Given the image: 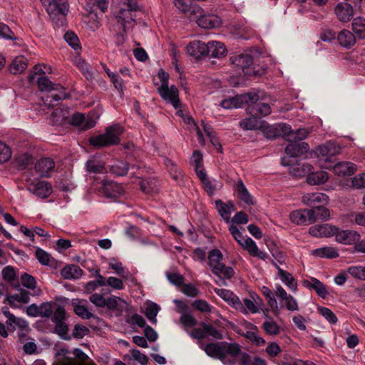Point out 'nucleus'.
Returning <instances> with one entry per match:
<instances>
[{
  "label": "nucleus",
  "mask_w": 365,
  "mask_h": 365,
  "mask_svg": "<svg viewBox=\"0 0 365 365\" xmlns=\"http://www.w3.org/2000/svg\"><path fill=\"white\" fill-rule=\"evenodd\" d=\"M201 348L210 357L220 360L225 365H235V356L240 351L237 344L210 343Z\"/></svg>",
  "instance_id": "nucleus-1"
},
{
  "label": "nucleus",
  "mask_w": 365,
  "mask_h": 365,
  "mask_svg": "<svg viewBox=\"0 0 365 365\" xmlns=\"http://www.w3.org/2000/svg\"><path fill=\"white\" fill-rule=\"evenodd\" d=\"M123 128L113 125L106 128L104 134L96 135L89 138L91 145L96 147H104L117 145L120 143V135L123 133Z\"/></svg>",
  "instance_id": "nucleus-2"
},
{
  "label": "nucleus",
  "mask_w": 365,
  "mask_h": 365,
  "mask_svg": "<svg viewBox=\"0 0 365 365\" xmlns=\"http://www.w3.org/2000/svg\"><path fill=\"white\" fill-rule=\"evenodd\" d=\"M222 258L223 255L220 250H212L208 255V264L213 274L222 275L227 279H230L235 274L234 269L222 263Z\"/></svg>",
  "instance_id": "nucleus-3"
},
{
  "label": "nucleus",
  "mask_w": 365,
  "mask_h": 365,
  "mask_svg": "<svg viewBox=\"0 0 365 365\" xmlns=\"http://www.w3.org/2000/svg\"><path fill=\"white\" fill-rule=\"evenodd\" d=\"M138 9V5L135 0H125L121 4L120 9L115 12V17L124 31L128 29V26L134 21L133 12Z\"/></svg>",
  "instance_id": "nucleus-4"
},
{
  "label": "nucleus",
  "mask_w": 365,
  "mask_h": 365,
  "mask_svg": "<svg viewBox=\"0 0 365 365\" xmlns=\"http://www.w3.org/2000/svg\"><path fill=\"white\" fill-rule=\"evenodd\" d=\"M193 17L197 24L206 29H215L221 26L222 19L215 14H205L200 6H195L192 10Z\"/></svg>",
  "instance_id": "nucleus-5"
},
{
  "label": "nucleus",
  "mask_w": 365,
  "mask_h": 365,
  "mask_svg": "<svg viewBox=\"0 0 365 365\" xmlns=\"http://www.w3.org/2000/svg\"><path fill=\"white\" fill-rule=\"evenodd\" d=\"M262 301L259 295L250 292L248 297L244 298L242 301L239 299L236 310L244 314H256L262 309Z\"/></svg>",
  "instance_id": "nucleus-6"
},
{
  "label": "nucleus",
  "mask_w": 365,
  "mask_h": 365,
  "mask_svg": "<svg viewBox=\"0 0 365 365\" xmlns=\"http://www.w3.org/2000/svg\"><path fill=\"white\" fill-rule=\"evenodd\" d=\"M40 1L51 19H56L58 16H65L68 12L69 6L68 0Z\"/></svg>",
  "instance_id": "nucleus-7"
},
{
  "label": "nucleus",
  "mask_w": 365,
  "mask_h": 365,
  "mask_svg": "<svg viewBox=\"0 0 365 365\" xmlns=\"http://www.w3.org/2000/svg\"><path fill=\"white\" fill-rule=\"evenodd\" d=\"M259 99L256 93H248L237 95L221 101L220 106L225 109H234L241 107L243 104L254 103Z\"/></svg>",
  "instance_id": "nucleus-8"
},
{
  "label": "nucleus",
  "mask_w": 365,
  "mask_h": 365,
  "mask_svg": "<svg viewBox=\"0 0 365 365\" xmlns=\"http://www.w3.org/2000/svg\"><path fill=\"white\" fill-rule=\"evenodd\" d=\"M38 86L42 91H58L57 93H52L50 96L55 101L66 99L68 97L63 87L58 84L53 85L51 81L46 76H43L38 79Z\"/></svg>",
  "instance_id": "nucleus-9"
},
{
  "label": "nucleus",
  "mask_w": 365,
  "mask_h": 365,
  "mask_svg": "<svg viewBox=\"0 0 365 365\" xmlns=\"http://www.w3.org/2000/svg\"><path fill=\"white\" fill-rule=\"evenodd\" d=\"M26 187L30 192L41 198H46L52 193V187L46 181L30 179L27 180Z\"/></svg>",
  "instance_id": "nucleus-10"
},
{
  "label": "nucleus",
  "mask_w": 365,
  "mask_h": 365,
  "mask_svg": "<svg viewBox=\"0 0 365 365\" xmlns=\"http://www.w3.org/2000/svg\"><path fill=\"white\" fill-rule=\"evenodd\" d=\"M158 91L160 97L165 101L170 103L175 109L180 107L179 91L175 86H160Z\"/></svg>",
  "instance_id": "nucleus-11"
},
{
  "label": "nucleus",
  "mask_w": 365,
  "mask_h": 365,
  "mask_svg": "<svg viewBox=\"0 0 365 365\" xmlns=\"http://www.w3.org/2000/svg\"><path fill=\"white\" fill-rule=\"evenodd\" d=\"M315 210L304 209L294 210L289 215L290 220L296 225L312 223L317 220Z\"/></svg>",
  "instance_id": "nucleus-12"
},
{
  "label": "nucleus",
  "mask_w": 365,
  "mask_h": 365,
  "mask_svg": "<svg viewBox=\"0 0 365 365\" xmlns=\"http://www.w3.org/2000/svg\"><path fill=\"white\" fill-rule=\"evenodd\" d=\"M230 61L232 64L241 68L245 75L255 74L250 68L252 65V58L250 55L245 53L234 55L230 57Z\"/></svg>",
  "instance_id": "nucleus-13"
},
{
  "label": "nucleus",
  "mask_w": 365,
  "mask_h": 365,
  "mask_svg": "<svg viewBox=\"0 0 365 365\" xmlns=\"http://www.w3.org/2000/svg\"><path fill=\"white\" fill-rule=\"evenodd\" d=\"M335 240L344 245H352L360 240V235L354 230H341L337 227V230L334 232Z\"/></svg>",
  "instance_id": "nucleus-14"
},
{
  "label": "nucleus",
  "mask_w": 365,
  "mask_h": 365,
  "mask_svg": "<svg viewBox=\"0 0 365 365\" xmlns=\"http://www.w3.org/2000/svg\"><path fill=\"white\" fill-rule=\"evenodd\" d=\"M302 168L304 173H309L307 178V182L311 185L323 184L328 180V174L324 171L309 173L312 170V167L309 164H303Z\"/></svg>",
  "instance_id": "nucleus-15"
},
{
  "label": "nucleus",
  "mask_w": 365,
  "mask_h": 365,
  "mask_svg": "<svg viewBox=\"0 0 365 365\" xmlns=\"http://www.w3.org/2000/svg\"><path fill=\"white\" fill-rule=\"evenodd\" d=\"M96 119L93 114L85 115L81 113H76L72 115L71 123L81 129L87 130L96 125Z\"/></svg>",
  "instance_id": "nucleus-16"
},
{
  "label": "nucleus",
  "mask_w": 365,
  "mask_h": 365,
  "mask_svg": "<svg viewBox=\"0 0 365 365\" xmlns=\"http://www.w3.org/2000/svg\"><path fill=\"white\" fill-rule=\"evenodd\" d=\"M187 53L196 59H200L203 56H207L208 43L194 40L191 41L186 48Z\"/></svg>",
  "instance_id": "nucleus-17"
},
{
  "label": "nucleus",
  "mask_w": 365,
  "mask_h": 365,
  "mask_svg": "<svg viewBox=\"0 0 365 365\" xmlns=\"http://www.w3.org/2000/svg\"><path fill=\"white\" fill-rule=\"evenodd\" d=\"M341 147L334 142H328L326 144L319 146L317 148V153L319 158L327 161L329 157L338 155L340 153Z\"/></svg>",
  "instance_id": "nucleus-18"
},
{
  "label": "nucleus",
  "mask_w": 365,
  "mask_h": 365,
  "mask_svg": "<svg viewBox=\"0 0 365 365\" xmlns=\"http://www.w3.org/2000/svg\"><path fill=\"white\" fill-rule=\"evenodd\" d=\"M102 191L103 194L110 198H116L124 192L123 186L113 181L103 180L102 182Z\"/></svg>",
  "instance_id": "nucleus-19"
},
{
  "label": "nucleus",
  "mask_w": 365,
  "mask_h": 365,
  "mask_svg": "<svg viewBox=\"0 0 365 365\" xmlns=\"http://www.w3.org/2000/svg\"><path fill=\"white\" fill-rule=\"evenodd\" d=\"M274 294L282 301H284L286 308L288 310L294 312L299 309L297 300L292 296L288 294L281 285L276 286Z\"/></svg>",
  "instance_id": "nucleus-20"
},
{
  "label": "nucleus",
  "mask_w": 365,
  "mask_h": 365,
  "mask_svg": "<svg viewBox=\"0 0 365 365\" xmlns=\"http://www.w3.org/2000/svg\"><path fill=\"white\" fill-rule=\"evenodd\" d=\"M337 227L329 224L315 225L309 228V233L316 237H329L334 236Z\"/></svg>",
  "instance_id": "nucleus-21"
},
{
  "label": "nucleus",
  "mask_w": 365,
  "mask_h": 365,
  "mask_svg": "<svg viewBox=\"0 0 365 365\" xmlns=\"http://www.w3.org/2000/svg\"><path fill=\"white\" fill-rule=\"evenodd\" d=\"M329 197L322 192L307 193L302 196V202L307 206H315L317 204H327Z\"/></svg>",
  "instance_id": "nucleus-22"
},
{
  "label": "nucleus",
  "mask_w": 365,
  "mask_h": 365,
  "mask_svg": "<svg viewBox=\"0 0 365 365\" xmlns=\"http://www.w3.org/2000/svg\"><path fill=\"white\" fill-rule=\"evenodd\" d=\"M215 293L228 305L236 309L240 298L232 291L225 289L214 288Z\"/></svg>",
  "instance_id": "nucleus-23"
},
{
  "label": "nucleus",
  "mask_w": 365,
  "mask_h": 365,
  "mask_svg": "<svg viewBox=\"0 0 365 365\" xmlns=\"http://www.w3.org/2000/svg\"><path fill=\"white\" fill-rule=\"evenodd\" d=\"M86 168L90 173L104 174L107 173L104 162L98 157H92L87 160Z\"/></svg>",
  "instance_id": "nucleus-24"
},
{
  "label": "nucleus",
  "mask_w": 365,
  "mask_h": 365,
  "mask_svg": "<svg viewBox=\"0 0 365 365\" xmlns=\"http://www.w3.org/2000/svg\"><path fill=\"white\" fill-rule=\"evenodd\" d=\"M55 163L49 158L40 159L35 165L36 171L41 177H48L51 171L54 168Z\"/></svg>",
  "instance_id": "nucleus-25"
},
{
  "label": "nucleus",
  "mask_w": 365,
  "mask_h": 365,
  "mask_svg": "<svg viewBox=\"0 0 365 365\" xmlns=\"http://www.w3.org/2000/svg\"><path fill=\"white\" fill-rule=\"evenodd\" d=\"M277 269V276L291 291L295 292L297 289V282L291 273L282 269L275 264Z\"/></svg>",
  "instance_id": "nucleus-26"
},
{
  "label": "nucleus",
  "mask_w": 365,
  "mask_h": 365,
  "mask_svg": "<svg viewBox=\"0 0 365 365\" xmlns=\"http://www.w3.org/2000/svg\"><path fill=\"white\" fill-rule=\"evenodd\" d=\"M333 170L336 175L346 177L354 174L356 170V166L351 162H341L336 164Z\"/></svg>",
  "instance_id": "nucleus-27"
},
{
  "label": "nucleus",
  "mask_w": 365,
  "mask_h": 365,
  "mask_svg": "<svg viewBox=\"0 0 365 365\" xmlns=\"http://www.w3.org/2000/svg\"><path fill=\"white\" fill-rule=\"evenodd\" d=\"M309 149V146L307 143L292 142L286 147L285 152L290 157H296L307 153Z\"/></svg>",
  "instance_id": "nucleus-28"
},
{
  "label": "nucleus",
  "mask_w": 365,
  "mask_h": 365,
  "mask_svg": "<svg viewBox=\"0 0 365 365\" xmlns=\"http://www.w3.org/2000/svg\"><path fill=\"white\" fill-rule=\"evenodd\" d=\"M207 56L212 58H221L227 55V51L222 42L212 41L208 42Z\"/></svg>",
  "instance_id": "nucleus-29"
},
{
  "label": "nucleus",
  "mask_w": 365,
  "mask_h": 365,
  "mask_svg": "<svg viewBox=\"0 0 365 365\" xmlns=\"http://www.w3.org/2000/svg\"><path fill=\"white\" fill-rule=\"evenodd\" d=\"M249 103L247 112L250 115H256L257 116H266L271 113L272 110L269 104L264 103Z\"/></svg>",
  "instance_id": "nucleus-30"
},
{
  "label": "nucleus",
  "mask_w": 365,
  "mask_h": 365,
  "mask_svg": "<svg viewBox=\"0 0 365 365\" xmlns=\"http://www.w3.org/2000/svg\"><path fill=\"white\" fill-rule=\"evenodd\" d=\"M338 19L343 22L349 21L353 16V8L349 4H339L335 8Z\"/></svg>",
  "instance_id": "nucleus-31"
},
{
  "label": "nucleus",
  "mask_w": 365,
  "mask_h": 365,
  "mask_svg": "<svg viewBox=\"0 0 365 365\" xmlns=\"http://www.w3.org/2000/svg\"><path fill=\"white\" fill-rule=\"evenodd\" d=\"M61 274L66 279H77L83 275V270L78 265L70 264L62 269Z\"/></svg>",
  "instance_id": "nucleus-32"
},
{
  "label": "nucleus",
  "mask_w": 365,
  "mask_h": 365,
  "mask_svg": "<svg viewBox=\"0 0 365 365\" xmlns=\"http://www.w3.org/2000/svg\"><path fill=\"white\" fill-rule=\"evenodd\" d=\"M75 313L83 319H90L92 313L87 309V302L86 300L74 299L72 302Z\"/></svg>",
  "instance_id": "nucleus-33"
},
{
  "label": "nucleus",
  "mask_w": 365,
  "mask_h": 365,
  "mask_svg": "<svg viewBox=\"0 0 365 365\" xmlns=\"http://www.w3.org/2000/svg\"><path fill=\"white\" fill-rule=\"evenodd\" d=\"M217 209L220 216L226 221L229 222L232 212L235 210V205L231 202L225 203L222 200L215 202Z\"/></svg>",
  "instance_id": "nucleus-34"
},
{
  "label": "nucleus",
  "mask_w": 365,
  "mask_h": 365,
  "mask_svg": "<svg viewBox=\"0 0 365 365\" xmlns=\"http://www.w3.org/2000/svg\"><path fill=\"white\" fill-rule=\"evenodd\" d=\"M262 328L267 334L276 336L280 333V326L270 317L265 315V320L262 324Z\"/></svg>",
  "instance_id": "nucleus-35"
},
{
  "label": "nucleus",
  "mask_w": 365,
  "mask_h": 365,
  "mask_svg": "<svg viewBox=\"0 0 365 365\" xmlns=\"http://www.w3.org/2000/svg\"><path fill=\"white\" fill-rule=\"evenodd\" d=\"M338 41L341 46L349 48L356 43L354 35L349 30H342L338 34Z\"/></svg>",
  "instance_id": "nucleus-36"
},
{
  "label": "nucleus",
  "mask_w": 365,
  "mask_h": 365,
  "mask_svg": "<svg viewBox=\"0 0 365 365\" xmlns=\"http://www.w3.org/2000/svg\"><path fill=\"white\" fill-rule=\"evenodd\" d=\"M69 117L68 109L66 107H60L54 109L51 115L53 124L60 125L64 123Z\"/></svg>",
  "instance_id": "nucleus-37"
},
{
  "label": "nucleus",
  "mask_w": 365,
  "mask_h": 365,
  "mask_svg": "<svg viewBox=\"0 0 365 365\" xmlns=\"http://www.w3.org/2000/svg\"><path fill=\"white\" fill-rule=\"evenodd\" d=\"M174 4L180 12L186 14L190 19L193 17L192 14L193 7L198 6L197 4H192V0H175Z\"/></svg>",
  "instance_id": "nucleus-38"
},
{
  "label": "nucleus",
  "mask_w": 365,
  "mask_h": 365,
  "mask_svg": "<svg viewBox=\"0 0 365 365\" xmlns=\"http://www.w3.org/2000/svg\"><path fill=\"white\" fill-rule=\"evenodd\" d=\"M30 300L28 292L24 291L19 293L8 296L6 301L11 307H17L19 303L27 304Z\"/></svg>",
  "instance_id": "nucleus-39"
},
{
  "label": "nucleus",
  "mask_w": 365,
  "mask_h": 365,
  "mask_svg": "<svg viewBox=\"0 0 365 365\" xmlns=\"http://www.w3.org/2000/svg\"><path fill=\"white\" fill-rule=\"evenodd\" d=\"M251 115V117L240 121V127L245 130H259L264 120L258 118L256 115Z\"/></svg>",
  "instance_id": "nucleus-40"
},
{
  "label": "nucleus",
  "mask_w": 365,
  "mask_h": 365,
  "mask_svg": "<svg viewBox=\"0 0 365 365\" xmlns=\"http://www.w3.org/2000/svg\"><path fill=\"white\" fill-rule=\"evenodd\" d=\"M236 190L237 192L238 197L246 204L247 205H253L254 200L252 196L248 192L243 182L240 180H238L236 185Z\"/></svg>",
  "instance_id": "nucleus-41"
},
{
  "label": "nucleus",
  "mask_w": 365,
  "mask_h": 365,
  "mask_svg": "<svg viewBox=\"0 0 365 365\" xmlns=\"http://www.w3.org/2000/svg\"><path fill=\"white\" fill-rule=\"evenodd\" d=\"M197 176L201 180L204 189L210 194L213 195L219 182L216 180H210L207 178L206 173L204 171H199Z\"/></svg>",
  "instance_id": "nucleus-42"
},
{
  "label": "nucleus",
  "mask_w": 365,
  "mask_h": 365,
  "mask_svg": "<svg viewBox=\"0 0 365 365\" xmlns=\"http://www.w3.org/2000/svg\"><path fill=\"white\" fill-rule=\"evenodd\" d=\"M69 351L65 347H60L56 349L55 357L56 359V365H67L68 361H71L75 365H80L71 357L68 356Z\"/></svg>",
  "instance_id": "nucleus-43"
},
{
  "label": "nucleus",
  "mask_w": 365,
  "mask_h": 365,
  "mask_svg": "<svg viewBox=\"0 0 365 365\" xmlns=\"http://www.w3.org/2000/svg\"><path fill=\"white\" fill-rule=\"evenodd\" d=\"M312 255L319 257L333 259L339 257L337 250L332 247H324L312 250Z\"/></svg>",
  "instance_id": "nucleus-44"
},
{
  "label": "nucleus",
  "mask_w": 365,
  "mask_h": 365,
  "mask_svg": "<svg viewBox=\"0 0 365 365\" xmlns=\"http://www.w3.org/2000/svg\"><path fill=\"white\" fill-rule=\"evenodd\" d=\"M27 67V60L24 56L16 57L10 65L9 69L14 74L22 73Z\"/></svg>",
  "instance_id": "nucleus-45"
},
{
  "label": "nucleus",
  "mask_w": 365,
  "mask_h": 365,
  "mask_svg": "<svg viewBox=\"0 0 365 365\" xmlns=\"http://www.w3.org/2000/svg\"><path fill=\"white\" fill-rule=\"evenodd\" d=\"M352 30L358 38H365V19L361 17L355 18L352 21Z\"/></svg>",
  "instance_id": "nucleus-46"
},
{
  "label": "nucleus",
  "mask_w": 365,
  "mask_h": 365,
  "mask_svg": "<svg viewBox=\"0 0 365 365\" xmlns=\"http://www.w3.org/2000/svg\"><path fill=\"white\" fill-rule=\"evenodd\" d=\"M112 173L117 176L125 175L128 170V163L122 160H116L110 168Z\"/></svg>",
  "instance_id": "nucleus-47"
},
{
  "label": "nucleus",
  "mask_w": 365,
  "mask_h": 365,
  "mask_svg": "<svg viewBox=\"0 0 365 365\" xmlns=\"http://www.w3.org/2000/svg\"><path fill=\"white\" fill-rule=\"evenodd\" d=\"M277 124L269 125L264 120L261 125L260 130L263 133L264 135L267 138H274L277 137Z\"/></svg>",
  "instance_id": "nucleus-48"
},
{
  "label": "nucleus",
  "mask_w": 365,
  "mask_h": 365,
  "mask_svg": "<svg viewBox=\"0 0 365 365\" xmlns=\"http://www.w3.org/2000/svg\"><path fill=\"white\" fill-rule=\"evenodd\" d=\"M160 309V307L155 303H150L146 307L145 316L153 324L157 322L156 317Z\"/></svg>",
  "instance_id": "nucleus-49"
},
{
  "label": "nucleus",
  "mask_w": 365,
  "mask_h": 365,
  "mask_svg": "<svg viewBox=\"0 0 365 365\" xmlns=\"http://www.w3.org/2000/svg\"><path fill=\"white\" fill-rule=\"evenodd\" d=\"M347 272L356 279L365 281V267L364 266H351L347 268Z\"/></svg>",
  "instance_id": "nucleus-50"
},
{
  "label": "nucleus",
  "mask_w": 365,
  "mask_h": 365,
  "mask_svg": "<svg viewBox=\"0 0 365 365\" xmlns=\"http://www.w3.org/2000/svg\"><path fill=\"white\" fill-rule=\"evenodd\" d=\"M253 356L249 355L245 352L241 351L240 349L239 352L235 356V364L238 361L240 365H252Z\"/></svg>",
  "instance_id": "nucleus-51"
},
{
  "label": "nucleus",
  "mask_w": 365,
  "mask_h": 365,
  "mask_svg": "<svg viewBox=\"0 0 365 365\" xmlns=\"http://www.w3.org/2000/svg\"><path fill=\"white\" fill-rule=\"evenodd\" d=\"M108 264L109 267L113 269L117 274L123 278H127L125 269L120 262L115 259H110Z\"/></svg>",
  "instance_id": "nucleus-52"
},
{
  "label": "nucleus",
  "mask_w": 365,
  "mask_h": 365,
  "mask_svg": "<svg viewBox=\"0 0 365 365\" xmlns=\"http://www.w3.org/2000/svg\"><path fill=\"white\" fill-rule=\"evenodd\" d=\"M64 39L74 50L76 51L81 48L78 38L74 33H66L64 35Z\"/></svg>",
  "instance_id": "nucleus-53"
},
{
  "label": "nucleus",
  "mask_w": 365,
  "mask_h": 365,
  "mask_svg": "<svg viewBox=\"0 0 365 365\" xmlns=\"http://www.w3.org/2000/svg\"><path fill=\"white\" fill-rule=\"evenodd\" d=\"M123 304H125V302L123 299L115 296L106 299V307L109 309H117Z\"/></svg>",
  "instance_id": "nucleus-54"
},
{
  "label": "nucleus",
  "mask_w": 365,
  "mask_h": 365,
  "mask_svg": "<svg viewBox=\"0 0 365 365\" xmlns=\"http://www.w3.org/2000/svg\"><path fill=\"white\" fill-rule=\"evenodd\" d=\"M204 333L205 337L210 336L216 339H222V333L212 325L204 324Z\"/></svg>",
  "instance_id": "nucleus-55"
},
{
  "label": "nucleus",
  "mask_w": 365,
  "mask_h": 365,
  "mask_svg": "<svg viewBox=\"0 0 365 365\" xmlns=\"http://www.w3.org/2000/svg\"><path fill=\"white\" fill-rule=\"evenodd\" d=\"M277 137L282 136L284 138H288L289 140H291L292 130V128L285 123H278L277 124Z\"/></svg>",
  "instance_id": "nucleus-56"
},
{
  "label": "nucleus",
  "mask_w": 365,
  "mask_h": 365,
  "mask_svg": "<svg viewBox=\"0 0 365 365\" xmlns=\"http://www.w3.org/2000/svg\"><path fill=\"white\" fill-rule=\"evenodd\" d=\"M21 283L24 287H27L28 289H34L36 288V282L34 277L31 275L24 273L21 277Z\"/></svg>",
  "instance_id": "nucleus-57"
},
{
  "label": "nucleus",
  "mask_w": 365,
  "mask_h": 365,
  "mask_svg": "<svg viewBox=\"0 0 365 365\" xmlns=\"http://www.w3.org/2000/svg\"><path fill=\"white\" fill-rule=\"evenodd\" d=\"M68 329L64 322L56 323L55 332L63 339H70L71 336L68 334Z\"/></svg>",
  "instance_id": "nucleus-58"
},
{
  "label": "nucleus",
  "mask_w": 365,
  "mask_h": 365,
  "mask_svg": "<svg viewBox=\"0 0 365 365\" xmlns=\"http://www.w3.org/2000/svg\"><path fill=\"white\" fill-rule=\"evenodd\" d=\"M202 154L199 151H195L192 154L191 161L192 163L195 165V170L197 175H198L199 171H204L202 166Z\"/></svg>",
  "instance_id": "nucleus-59"
},
{
  "label": "nucleus",
  "mask_w": 365,
  "mask_h": 365,
  "mask_svg": "<svg viewBox=\"0 0 365 365\" xmlns=\"http://www.w3.org/2000/svg\"><path fill=\"white\" fill-rule=\"evenodd\" d=\"M38 317H48L53 313V307L51 302H45L42 303L40 306H38Z\"/></svg>",
  "instance_id": "nucleus-60"
},
{
  "label": "nucleus",
  "mask_w": 365,
  "mask_h": 365,
  "mask_svg": "<svg viewBox=\"0 0 365 365\" xmlns=\"http://www.w3.org/2000/svg\"><path fill=\"white\" fill-rule=\"evenodd\" d=\"M2 277L9 282H13L16 279V272L11 266L5 267L1 272Z\"/></svg>",
  "instance_id": "nucleus-61"
},
{
  "label": "nucleus",
  "mask_w": 365,
  "mask_h": 365,
  "mask_svg": "<svg viewBox=\"0 0 365 365\" xmlns=\"http://www.w3.org/2000/svg\"><path fill=\"white\" fill-rule=\"evenodd\" d=\"M36 257L41 264L48 265L49 264L51 256L43 250L37 248L36 250Z\"/></svg>",
  "instance_id": "nucleus-62"
},
{
  "label": "nucleus",
  "mask_w": 365,
  "mask_h": 365,
  "mask_svg": "<svg viewBox=\"0 0 365 365\" xmlns=\"http://www.w3.org/2000/svg\"><path fill=\"white\" fill-rule=\"evenodd\" d=\"M89 334V329L83 325L76 324L73 330V336L76 339H82Z\"/></svg>",
  "instance_id": "nucleus-63"
},
{
  "label": "nucleus",
  "mask_w": 365,
  "mask_h": 365,
  "mask_svg": "<svg viewBox=\"0 0 365 365\" xmlns=\"http://www.w3.org/2000/svg\"><path fill=\"white\" fill-rule=\"evenodd\" d=\"M241 246L245 248L251 255H254L257 252L258 247L255 242L251 239L250 237H247L245 239L242 245Z\"/></svg>",
  "instance_id": "nucleus-64"
}]
</instances>
